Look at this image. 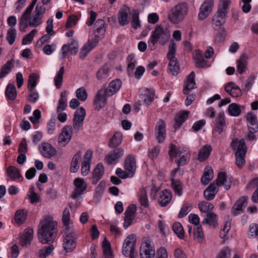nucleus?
Returning <instances> with one entry per match:
<instances>
[{"instance_id": "obj_52", "label": "nucleus", "mask_w": 258, "mask_h": 258, "mask_svg": "<svg viewBox=\"0 0 258 258\" xmlns=\"http://www.w3.org/2000/svg\"><path fill=\"white\" fill-rule=\"evenodd\" d=\"M102 247L105 258H112L110 243L106 240V238L103 241Z\"/></svg>"}, {"instance_id": "obj_29", "label": "nucleus", "mask_w": 258, "mask_h": 258, "mask_svg": "<svg viewBox=\"0 0 258 258\" xmlns=\"http://www.w3.org/2000/svg\"><path fill=\"white\" fill-rule=\"evenodd\" d=\"M124 154V150L121 148H116L110 151L105 156L106 161H115L119 160Z\"/></svg>"}, {"instance_id": "obj_39", "label": "nucleus", "mask_w": 258, "mask_h": 258, "mask_svg": "<svg viewBox=\"0 0 258 258\" xmlns=\"http://www.w3.org/2000/svg\"><path fill=\"white\" fill-rule=\"evenodd\" d=\"M189 113V111H184L183 112L179 113L176 115L175 117V124L174 127L175 128V131L179 128L181 124L185 121V120L187 118L188 114Z\"/></svg>"}, {"instance_id": "obj_60", "label": "nucleus", "mask_w": 258, "mask_h": 258, "mask_svg": "<svg viewBox=\"0 0 258 258\" xmlns=\"http://www.w3.org/2000/svg\"><path fill=\"white\" fill-rule=\"evenodd\" d=\"M171 186L174 192L179 196L182 193L181 184L179 180H175L174 179H171Z\"/></svg>"}, {"instance_id": "obj_49", "label": "nucleus", "mask_w": 258, "mask_h": 258, "mask_svg": "<svg viewBox=\"0 0 258 258\" xmlns=\"http://www.w3.org/2000/svg\"><path fill=\"white\" fill-rule=\"evenodd\" d=\"M54 248L52 245L44 246L39 250V257L46 258L52 252Z\"/></svg>"}, {"instance_id": "obj_11", "label": "nucleus", "mask_w": 258, "mask_h": 258, "mask_svg": "<svg viewBox=\"0 0 258 258\" xmlns=\"http://www.w3.org/2000/svg\"><path fill=\"white\" fill-rule=\"evenodd\" d=\"M72 133L73 131L71 126L69 125L64 126L58 137V142L59 145L64 147L67 145L71 140Z\"/></svg>"}, {"instance_id": "obj_61", "label": "nucleus", "mask_w": 258, "mask_h": 258, "mask_svg": "<svg viewBox=\"0 0 258 258\" xmlns=\"http://www.w3.org/2000/svg\"><path fill=\"white\" fill-rule=\"evenodd\" d=\"M37 31L36 29H33L29 33L27 34L22 40V44L23 45H26L28 43H30L32 41L33 38L35 34L37 33Z\"/></svg>"}, {"instance_id": "obj_5", "label": "nucleus", "mask_w": 258, "mask_h": 258, "mask_svg": "<svg viewBox=\"0 0 258 258\" xmlns=\"http://www.w3.org/2000/svg\"><path fill=\"white\" fill-rule=\"evenodd\" d=\"M176 52V44L173 41H171L169 45V50L167 54L169 60L168 70L173 76H176L180 71V67L177 59L175 56Z\"/></svg>"}, {"instance_id": "obj_46", "label": "nucleus", "mask_w": 258, "mask_h": 258, "mask_svg": "<svg viewBox=\"0 0 258 258\" xmlns=\"http://www.w3.org/2000/svg\"><path fill=\"white\" fill-rule=\"evenodd\" d=\"M38 79V76L35 73L31 74L29 75L27 87L28 91H32L33 89H35L37 85Z\"/></svg>"}, {"instance_id": "obj_37", "label": "nucleus", "mask_w": 258, "mask_h": 258, "mask_svg": "<svg viewBox=\"0 0 258 258\" xmlns=\"http://www.w3.org/2000/svg\"><path fill=\"white\" fill-rule=\"evenodd\" d=\"M67 106V91H63L60 93L56 108V112H62Z\"/></svg>"}, {"instance_id": "obj_27", "label": "nucleus", "mask_w": 258, "mask_h": 258, "mask_svg": "<svg viewBox=\"0 0 258 258\" xmlns=\"http://www.w3.org/2000/svg\"><path fill=\"white\" fill-rule=\"evenodd\" d=\"M247 124L250 133H255L258 131V123L256 116L248 113L247 116Z\"/></svg>"}, {"instance_id": "obj_20", "label": "nucleus", "mask_w": 258, "mask_h": 258, "mask_svg": "<svg viewBox=\"0 0 258 258\" xmlns=\"http://www.w3.org/2000/svg\"><path fill=\"white\" fill-rule=\"evenodd\" d=\"M247 199V197H242L236 201L231 209L233 216H236L243 212V207L246 205Z\"/></svg>"}, {"instance_id": "obj_33", "label": "nucleus", "mask_w": 258, "mask_h": 258, "mask_svg": "<svg viewBox=\"0 0 258 258\" xmlns=\"http://www.w3.org/2000/svg\"><path fill=\"white\" fill-rule=\"evenodd\" d=\"M172 193L169 190L164 189L158 199V203L162 207H165L170 202Z\"/></svg>"}, {"instance_id": "obj_53", "label": "nucleus", "mask_w": 258, "mask_h": 258, "mask_svg": "<svg viewBox=\"0 0 258 258\" xmlns=\"http://www.w3.org/2000/svg\"><path fill=\"white\" fill-rule=\"evenodd\" d=\"M172 229L180 239H183L184 238V231L180 223L177 222L173 224Z\"/></svg>"}, {"instance_id": "obj_19", "label": "nucleus", "mask_w": 258, "mask_h": 258, "mask_svg": "<svg viewBox=\"0 0 258 258\" xmlns=\"http://www.w3.org/2000/svg\"><path fill=\"white\" fill-rule=\"evenodd\" d=\"M137 208L135 205H130L124 213V222L123 223V227L126 229L130 226L135 219V213L136 212Z\"/></svg>"}, {"instance_id": "obj_30", "label": "nucleus", "mask_w": 258, "mask_h": 258, "mask_svg": "<svg viewBox=\"0 0 258 258\" xmlns=\"http://www.w3.org/2000/svg\"><path fill=\"white\" fill-rule=\"evenodd\" d=\"M104 173V167L101 163H98L94 170L92 183L96 184L102 178Z\"/></svg>"}, {"instance_id": "obj_32", "label": "nucleus", "mask_w": 258, "mask_h": 258, "mask_svg": "<svg viewBox=\"0 0 258 258\" xmlns=\"http://www.w3.org/2000/svg\"><path fill=\"white\" fill-rule=\"evenodd\" d=\"M226 122L224 112H219L215 121V131L219 134H221L224 130Z\"/></svg>"}, {"instance_id": "obj_41", "label": "nucleus", "mask_w": 258, "mask_h": 258, "mask_svg": "<svg viewBox=\"0 0 258 258\" xmlns=\"http://www.w3.org/2000/svg\"><path fill=\"white\" fill-rule=\"evenodd\" d=\"M14 60L12 59L2 66L0 70L1 79L5 77L11 72L12 69L14 67Z\"/></svg>"}, {"instance_id": "obj_22", "label": "nucleus", "mask_w": 258, "mask_h": 258, "mask_svg": "<svg viewBox=\"0 0 258 258\" xmlns=\"http://www.w3.org/2000/svg\"><path fill=\"white\" fill-rule=\"evenodd\" d=\"M39 150L41 154L46 157L50 158L56 154V150L50 144L42 143L39 147Z\"/></svg>"}, {"instance_id": "obj_14", "label": "nucleus", "mask_w": 258, "mask_h": 258, "mask_svg": "<svg viewBox=\"0 0 258 258\" xmlns=\"http://www.w3.org/2000/svg\"><path fill=\"white\" fill-rule=\"evenodd\" d=\"M155 254V249L150 241L142 243L140 251L141 258H154Z\"/></svg>"}, {"instance_id": "obj_35", "label": "nucleus", "mask_w": 258, "mask_h": 258, "mask_svg": "<svg viewBox=\"0 0 258 258\" xmlns=\"http://www.w3.org/2000/svg\"><path fill=\"white\" fill-rule=\"evenodd\" d=\"M109 76V70L106 65H103L100 68L96 73V77L99 81L106 80Z\"/></svg>"}, {"instance_id": "obj_64", "label": "nucleus", "mask_w": 258, "mask_h": 258, "mask_svg": "<svg viewBox=\"0 0 258 258\" xmlns=\"http://www.w3.org/2000/svg\"><path fill=\"white\" fill-rule=\"evenodd\" d=\"M160 148L159 146L154 147L152 149H150L148 151L149 158L151 160H155L159 155Z\"/></svg>"}, {"instance_id": "obj_18", "label": "nucleus", "mask_w": 258, "mask_h": 258, "mask_svg": "<svg viewBox=\"0 0 258 258\" xmlns=\"http://www.w3.org/2000/svg\"><path fill=\"white\" fill-rule=\"evenodd\" d=\"M74 184L76 187L72 194L71 197L75 199L81 195L86 190L87 184L84 179L80 178H76L74 181Z\"/></svg>"}, {"instance_id": "obj_10", "label": "nucleus", "mask_w": 258, "mask_h": 258, "mask_svg": "<svg viewBox=\"0 0 258 258\" xmlns=\"http://www.w3.org/2000/svg\"><path fill=\"white\" fill-rule=\"evenodd\" d=\"M99 40L100 37L96 34L94 38L88 40L81 49L79 54L80 59H84L88 53L97 45Z\"/></svg>"}, {"instance_id": "obj_57", "label": "nucleus", "mask_w": 258, "mask_h": 258, "mask_svg": "<svg viewBox=\"0 0 258 258\" xmlns=\"http://www.w3.org/2000/svg\"><path fill=\"white\" fill-rule=\"evenodd\" d=\"M17 33L16 30L13 28H11L8 30L7 34V40L10 45H12L15 42Z\"/></svg>"}, {"instance_id": "obj_26", "label": "nucleus", "mask_w": 258, "mask_h": 258, "mask_svg": "<svg viewBox=\"0 0 258 258\" xmlns=\"http://www.w3.org/2000/svg\"><path fill=\"white\" fill-rule=\"evenodd\" d=\"M225 90L233 97H238L241 95L240 88L233 82H229L225 86Z\"/></svg>"}, {"instance_id": "obj_34", "label": "nucleus", "mask_w": 258, "mask_h": 258, "mask_svg": "<svg viewBox=\"0 0 258 258\" xmlns=\"http://www.w3.org/2000/svg\"><path fill=\"white\" fill-rule=\"evenodd\" d=\"M130 12V9L128 7H124L121 9L119 12L118 22L122 25L124 26L129 23L128 20V14Z\"/></svg>"}, {"instance_id": "obj_36", "label": "nucleus", "mask_w": 258, "mask_h": 258, "mask_svg": "<svg viewBox=\"0 0 258 258\" xmlns=\"http://www.w3.org/2000/svg\"><path fill=\"white\" fill-rule=\"evenodd\" d=\"M204 219L202 222L203 224H207L215 227L217 225V216L213 212L206 214L204 216Z\"/></svg>"}, {"instance_id": "obj_24", "label": "nucleus", "mask_w": 258, "mask_h": 258, "mask_svg": "<svg viewBox=\"0 0 258 258\" xmlns=\"http://www.w3.org/2000/svg\"><path fill=\"white\" fill-rule=\"evenodd\" d=\"M195 74L191 72L186 78L184 82L183 92L185 95L189 94L188 91L196 88V84L195 81Z\"/></svg>"}, {"instance_id": "obj_48", "label": "nucleus", "mask_w": 258, "mask_h": 258, "mask_svg": "<svg viewBox=\"0 0 258 258\" xmlns=\"http://www.w3.org/2000/svg\"><path fill=\"white\" fill-rule=\"evenodd\" d=\"M105 22L102 19H98L95 23V26L96 27V31L100 35H98L100 38L103 37L105 32Z\"/></svg>"}, {"instance_id": "obj_12", "label": "nucleus", "mask_w": 258, "mask_h": 258, "mask_svg": "<svg viewBox=\"0 0 258 258\" xmlns=\"http://www.w3.org/2000/svg\"><path fill=\"white\" fill-rule=\"evenodd\" d=\"M155 134L159 143H163L166 136V124L163 120H159L155 127Z\"/></svg>"}, {"instance_id": "obj_25", "label": "nucleus", "mask_w": 258, "mask_h": 258, "mask_svg": "<svg viewBox=\"0 0 258 258\" xmlns=\"http://www.w3.org/2000/svg\"><path fill=\"white\" fill-rule=\"evenodd\" d=\"M193 59L197 68H204L208 66L207 61L204 58L202 51L199 50L195 51Z\"/></svg>"}, {"instance_id": "obj_42", "label": "nucleus", "mask_w": 258, "mask_h": 258, "mask_svg": "<svg viewBox=\"0 0 258 258\" xmlns=\"http://www.w3.org/2000/svg\"><path fill=\"white\" fill-rule=\"evenodd\" d=\"M212 151V147L209 145H206L200 150L199 153V159L205 160L210 156Z\"/></svg>"}, {"instance_id": "obj_8", "label": "nucleus", "mask_w": 258, "mask_h": 258, "mask_svg": "<svg viewBox=\"0 0 258 258\" xmlns=\"http://www.w3.org/2000/svg\"><path fill=\"white\" fill-rule=\"evenodd\" d=\"M230 146L234 150L237 147V150L235 153L236 161H244V157L247 151L245 140L241 139L239 141L237 139H235L231 142Z\"/></svg>"}, {"instance_id": "obj_28", "label": "nucleus", "mask_w": 258, "mask_h": 258, "mask_svg": "<svg viewBox=\"0 0 258 258\" xmlns=\"http://www.w3.org/2000/svg\"><path fill=\"white\" fill-rule=\"evenodd\" d=\"M121 85V81L119 79L112 81L109 83L108 87L105 90L107 96H111L116 93L120 89Z\"/></svg>"}, {"instance_id": "obj_43", "label": "nucleus", "mask_w": 258, "mask_h": 258, "mask_svg": "<svg viewBox=\"0 0 258 258\" xmlns=\"http://www.w3.org/2000/svg\"><path fill=\"white\" fill-rule=\"evenodd\" d=\"M8 176L12 180H16L21 177L19 170L15 166H10L7 169Z\"/></svg>"}, {"instance_id": "obj_16", "label": "nucleus", "mask_w": 258, "mask_h": 258, "mask_svg": "<svg viewBox=\"0 0 258 258\" xmlns=\"http://www.w3.org/2000/svg\"><path fill=\"white\" fill-rule=\"evenodd\" d=\"M106 96L105 90L101 89L98 91L94 100L95 109L99 110L105 106L106 104Z\"/></svg>"}, {"instance_id": "obj_15", "label": "nucleus", "mask_w": 258, "mask_h": 258, "mask_svg": "<svg viewBox=\"0 0 258 258\" xmlns=\"http://www.w3.org/2000/svg\"><path fill=\"white\" fill-rule=\"evenodd\" d=\"M85 115L86 111L83 107H80L75 111L73 118V127L75 130L78 131L82 126Z\"/></svg>"}, {"instance_id": "obj_47", "label": "nucleus", "mask_w": 258, "mask_h": 258, "mask_svg": "<svg viewBox=\"0 0 258 258\" xmlns=\"http://www.w3.org/2000/svg\"><path fill=\"white\" fill-rule=\"evenodd\" d=\"M198 207L202 212L206 214L210 213L214 208L213 205L207 202H201L199 203Z\"/></svg>"}, {"instance_id": "obj_7", "label": "nucleus", "mask_w": 258, "mask_h": 258, "mask_svg": "<svg viewBox=\"0 0 258 258\" xmlns=\"http://www.w3.org/2000/svg\"><path fill=\"white\" fill-rule=\"evenodd\" d=\"M169 155L171 160L175 159V161H187L190 159L188 151L177 149L173 144L170 145Z\"/></svg>"}, {"instance_id": "obj_9", "label": "nucleus", "mask_w": 258, "mask_h": 258, "mask_svg": "<svg viewBox=\"0 0 258 258\" xmlns=\"http://www.w3.org/2000/svg\"><path fill=\"white\" fill-rule=\"evenodd\" d=\"M136 242V237L134 234H130L125 239L122 249V254L125 256L133 257Z\"/></svg>"}, {"instance_id": "obj_4", "label": "nucleus", "mask_w": 258, "mask_h": 258, "mask_svg": "<svg viewBox=\"0 0 258 258\" xmlns=\"http://www.w3.org/2000/svg\"><path fill=\"white\" fill-rule=\"evenodd\" d=\"M170 37V33L167 29H164L160 26L157 27L152 32L150 36V41L155 45L158 41L164 45L168 41Z\"/></svg>"}, {"instance_id": "obj_1", "label": "nucleus", "mask_w": 258, "mask_h": 258, "mask_svg": "<svg viewBox=\"0 0 258 258\" xmlns=\"http://www.w3.org/2000/svg\"><path fill=\"white\" fill-rule=\"evenodd\" d=\"M45 11V8L38 3L32 15V13H30L26 16V18H23L22 14L19 21L20 31L25 32L28 26L31 27H37L40 25L42 24V20Z\"/></svg>"}, {"instance_id": "obj_62", "label": "nucleus", "mask_w": 258, "mask_h": 258, "mask_svg": "<svg viewBox=\"0 0 258 258\" xmlns=\"http://www.w3.org/2000/svg\"><path fill=\"white\" fill-rule=\"evenodd\" d=\"M154 96V93H152L149 91H148L145 94L143 95L142 99L144 102V104L146 106H148L151 104L153 101Z\"/></svg>"}, {"instance_id": "obj_45", "label": "nucleus", "mask_w": 258, "mask_h": 258, "mask_svg": "<svg viewBox=\"0 0 258 258\" xmlns=\"http://www.w3.org/2000/svg\"><path fill=\"white\" fill-rule=\"evenodd\" d=\"M27 215V210L25 209L18 210L15 215L16 223L19 224L23 223L26 219Z\"/></svg>"}, {"instance_id": "obj_63", "label": "nucleus", "mask_w": 258, "mask_h": 258, "mask_svg": "<svg viewBox=\"0 0 258 258\" xmlns=\"http://www.w3.org/2000/svg\"><path fill=\"white\" fill-rule=\"evenodd\" d=\"M76 96L80 100L82 101H85L87 98V93L86 89L83 87L78 89L76 91Z\"/></svg>"}, {"instance_id": "obj_3", "label": "nucleus", "mask_w": 258, "mask_h": 258, "mask_svg": "<svg viewBox=\"0 0 258 258\" xmlns=\"http://www.w3.org/2000/svg\"><path fill=\"white\" fill-rule=\"evenodd\" d=\"M188 13V7L185 3L179 4L173 7L169 11L168 18L174 24L182 21Z\"/></svg>"}, {"instance_id": "obj_13", "label": "nucleus", "mask_w": 258, "mask_h": 258, "mask_svg": "<svg viewBox=\"0 0 258 258\" xmlns=\"http://www.w3.org/2000/svg\"><path fill=\"white\" fill-rule=\"evenodd\" d=\"M227 13V11L219 9H218L212 20V25L215 30H219L221 28V26L225 23Z\"/></svg>"}, {"instance_id": "obj_51", "label": "nucleus", "mask_w": 258, "mask_h": 258, "mask_svg": "<svg viewBox=\"0 0 258 258\" xmlns=\"http://www.w3.org/2000/svg\"><path fill=\"white\" fill-rule=\"evenodd\" d=\"M64 73V69L63 67H61L58 72L57 73L54 78L55 85L57 88H60L61 86L62 82L63 75Z\"/></svg>"}, {"instance_id": "obj_21", "label": "nucleus", "mask_w": 258, "mask_h": 258, "mask_svg": "<svg viewBox=\"0 0 258 258\" xmlns=\"http://www.w3.org/2000/svg\"><path fill=\"white\" fill-rule=\"evenodd\" d=\"M247 199V197H242L236 201L231 209L233 216H236L243 212V207L246 205Z\"/></svg>"}, {"instance_id": "obj_31", "label": "nucleus", "mask_w": 258, "mask_h": 258, "mask_svg": "<svg viewBox=\"0 0 258 258\" xmlns=\"http://www.w3.org/2000/svg\"><path fill=\"white\" fill-rule=\"evenodd\" d=\"M216 181L218 186H219L223 185L226 190L229 189L231 187L232 181L230 180H227V176L225 172H219L218 173Z\"/></svg>"}, {"instance_id": "obj_38", "label": "nucleus", "mask_w": 258, "mask_h": 258, "mask_svg": "<svg viewBox=\"0 0 258 258\" xmlns=\"http://www.w3.org/2000/svg\"><path fill=\"white\" fill-rule=\"evenodd\" d=\"M247 56L245 54H242L237 61V71L242 74L246 70Z\"/></svg>"}, {"instance_id": "obj_23", "label": "nucleus", "mask_w": 258, "mask_h": 258, "mask_svg": "<svg viewBox=\"0 0 258 258\" xmlns=\"http://www.w3.org/2000/svg\"><path fill=\"white\" fill-rule=\"evenodd\" d=\"M34 231L32 228H28L24 230L23 234L20 238V243L22 246H27L32 241Z\"/></svg>"}, {"instance_id": "obj_58", "label": "nucleus", "mask_w": 258, "mask_h": 258, "mask_svg": "<svg viewBox=\"0 0 258 258\" xmlns=\"http://www.w3.org/2000/svg\"><path fill=\"white\" fill-rule=\"evenodd\" d=\"M132 24V27L136 29L140 27L139 12L137 10H134L133 11Z\"/></svg>"}, {"instance_id": "obj_56", "label": "nucleus", "mask_w": 258, "mask_h": 258, "mask_svg": "<svg viewBox=\"0 0 258 258\" xmlns=\"http://www.w3.org/2000/svg\"><path fill=\"white\" fill-rule=\"evenodd\" d=\"M127 72L130 74L132 73L134 70L137 61L135 59V57L133 54H129L127 57Z\"/></svg>"}, {"instance_id": "obj_44", "label": "nucleus", "mask_w": 258, "mask_h": 258, "mask_svg": "<svg viewBox=\"0 0 258 258\" xmlns=\"http://www.w3.org/2000/svg\"><path fill=\"white\" fill-rule=\"evenodd\" d=\"M6 97L10 100H14L17 96L15 86L12 84H9L5 91Z\"/></svg>"}, {"instance_id": "obj_50", "label": "nucleus", "mask_w": 258, "mask_h": 258, "mask_svg": "<svg viewBox=\"0 0 258 258\" xmlns=\"http://www.w3.org/2000/svg\"><path fill=\"white\" fill-rule=\"evenodd\" d=\"M229 114L233 116H238L241 113L240 106L236 103L230 104L228 107Z\"/></svg>"}, {"instance_id": "obj_55", "label": "nucleus", "mask_w": 258, "mask_h": 258, "mask_svg": "<svg viewBox=\"0 0 258 258\" xmlns=\"http://www.w3.org/2000/svg\"><path fill=\"white\" fill-rule=\"evenodd\" d=\"M139 201L140 204L142 206L144 207L145 208H147L148 207L149 203L147 193L144 188L142 189L140 191V194L139 195Z\"/></svg>"}, {"instance_id": "obj_6", "label": "nucleus", "mask_w": 258, "mask_h": 258, "mask_svg": "<svg viewBox=\"0 0 258 258\" xmlns=\"http://www.w3.org/2000/svg\"><path fill=\"white\" fill-rule=\"evenodd\" d=\"M63 247L67 252H71L76 247L77 236L76 234L70 230L69 228L66 227L64 230L63 235Z\"/></svg>"}, {"instance_id": "obj_2", "label": "nucleus", "mask_w": 258, "mask_h": 258, "mask_svg": "<svg viewBox=\"0 0 258 258\" xmlns=\"http://www.w3.org/2000/svg\"><path fill=\"white\" fill-rule=\"evenodd\" d=\"M57 222L55 221H46L42 224L37 232L39 241L43 243H48L53 241L56 235Z\"/></svg>"}, {"instance_id": "obj_59", "label": "nucleus", "mask_w": 258, "mask_h": 258, "mask_svg": "<svg viewBox=\"0 0 258 258\" xmlns=\"http://www.w3.org/2000/svg\"><path fill=\"white\" fill-rule=\"evenodd\" d=\"M194 237L198 242H201L203 239V232L202 226L198 225L196 228L194 229Z\"/></svg>"}, {"instance_id": "obj_54", "label": "nucleus", "mask_w": 258, "mask_h": 258, "mask_svg": "<svg viewBox=\"0 0 258 258\" xmlns=\"http://www.w3.org/2000/svg\"><path fill=\"white\" fill-rule=\"evenodd\" d=\"M213 177V172L212 169L206 170L204 173V175L201 178V182L204 185L208 184L209 182L212 179Z\"/></svg>"}, {"instance_id": "obj_17", "label": "nucleus", "mask_w": 258, "mask_h": 258, "mask_svg": "<svg viewBox=\"0 0 258 258\" xmlns=\"http://www.w3.org/2000/svg\"><path fill=\"white\" fill-rule=\"evenodd\" d=\"M213 4V0H205L200 9L198 14V18L200 20H204L210 15L212 10Z\"/></svg>"}, {"instance_id": "obj_40", "label": "nucleus", "mask_w": 258, "mask_h": 258, "mask_svg": "<svg viewBox=\"0 0 258 258\" xmlns=\"http://www.w3.org/2000/svg\"><path fill=\"white\" fill-rule=\"evenodd\" d=\"M122 140V136L120 132H116L108 142L110 148H115L121 144Z\"/></svg>"}]
</instances>
